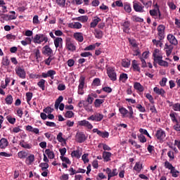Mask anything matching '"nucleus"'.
<instances>
[{
  "instance_id": "obj_47",
  "label": "nucleus",
  "mask_w": 180,
  "mask_h": 180,
  "mask_svg": "<svg viewBox=\"0 0 180 180\" xmlns=\"http://www.w3.org/2000/svg\"><path fill=\"white\" fill-rule=\"evenodd\" d=\"M170 174L173 178H178L179 176V171L176 170L175 167L170 170Z\"/></svg>"
},
{
  "instance_id": "obj_27",
  "label": "nucleus",
  "mask_w": 180,
  "mask_h": 180,
  "mask_svg": "<svg viewBox=\"0 0 180 180\" xmlns=\"http://www.w3.org/2000/svg\"><path fill=\"white\" fill-rule=\"evenodd\" d=\"M74 39L79 41V43H82L84 41V35L81 32H76L73 34Z\"/></svg>"
},
{
  "instance_id": "obj_8",
  "label": "nucleus",
  "mask_w": 180,
  "mask_h": 180,
  "mask_svg": "<svg viewBox=\"0 0 180 180\" xmlns=\"http://www.w3.org/2000/svg\"><path fill=\"white\" fill-rule=\"evenodd\" d=\"M65 49L68 51L74 53V51L77 50V46H75V44L71 41V39H67L65 41Z\"/></svg>"
},
{
  "instance_id": "obj_1",
  "label": "nucleus",
  "mask_w": 180,
  "mask_h": 180,
  "mask_svg": "<svg viewBox=\"0 0 180 180\" xmlns=\"http://www.w3.org/2000/svg\"><path fill=\"white\" fill-rule=\"evenodd\" d=\"M155 9L150 10L149 13L150 16H153L155 19H159V20H162L164 16L161 15V11H160V6L158 4H155Z\"/></svg>"
},
{
  "instance_id": "obj_46",
  "label": "nucleus",
  "mask_w": 180,
  "mask_h": 180,
  "mask_svg": "<svg viewBox=\"0 0 180 180\" xmlns=\"http://www.w3.org/2000/svg\"><path fill=\"white\" fill-rule=\"evenodd\" d=\"M26 99H27V103L28 105H30V101H32V98H33V93L32 92H27L25 94Z\"/></svg>"
},
{
  "instance_id": "obj_44",
  "label": "nucleus",
  "mask_w": 180,
  "mask_h": 180,
  "mask_svg": "<svg viewBox=\"0 0 180 180\" xmlns=\"http://www.w3.org/2000/svg\"><path fill=\"white\" fill-rule=\"evenodd\" d=\"M18 155L20 159H25L27 158L28 154L27 152L25 150H21L18 153Z\"/></svg>"
},
{
  "instance_id": "obj_30",
  "label": "nucleus",
  "mask_w": 180,
  "mask_h": 180,
  "mask_svg": "<svg viewBox=\"0 0 180 180\" xmlns=\"http://www.w3.org/2000/svg\"><path fill=\"white\" fill-rule=\"evenodd\" d=\"M94 34L96 39H102V37H103V32H102V30H101L98 28H96L94 30Z\"/></svg>"
},
{
  "instance_id": "obj_5",
  "label": "nucleus",
  "mask_w": 180,
  "mask_h": 180,
  "mask_svg": "<svg viewBox=\"0 0 180 180\" xmlns=\"http://www.w3.org/2000/svg\"><path fill=\"white\" fill-rule=\"evenodd\" d=\"M103 172H106L108 175V180H110V178H113V176H117L119 174V172H117V169H111L109 167L106 169H103Z\"/></svg>"
},
{
  "instance_id": "obj_13",
  "label": "nucleus",
  "mask_w": 180,
  "mask_h": 180,
  "mask_svg": "<svg viewBox=\"0 0 180 180\" xmlns=\"http://www.w3.org/2000/svg\"><path fill=\"white\" fill-rule=\"evenodd\" d=\"M77 124H78V126L86 127V129H88V130H92L94 129V125H92V124L91 122H89V121L86 120L79 121L77 122Z\"/></svg>"
},
{
  "instance_id": "obj_32",
  "label": "nucleus",
  "mask_w": 180,
  "mask_h": 180,
  "mask_svg": "<svg viewBox=\"0 0 180 180\" xmlns=\"http://www.w3.org/2000/svg\"><path fill=\"white\" fill-rule=\"evenodd\" d=\"M157 53H158V49H155L153 56L154 57V61L159 64L162 60V56H157Z\"/></svg>"
},
{
  "instance_id": "obj_35",
  "label": "nucleus",
  "mask_w": 180,
  "mask_h": 180,
  "mask_svg": "<svg viewBox=\"0 0 180 180\" xmlns=\"http://www.w3.org/2000/svg\"><path fill=\"white\" fill-rule=\"evenodd\" d=\"M44 54H46L47 56H51L53 54V49L50 48L49 46H45L44 47Z\"/></svg>"
},
{
  "instance_id": "obj_33",
  "label": "nucleus",
  "mask_w": 180,
  "mask_h": 180,
  "mask_svg": "<svg viewBox=\"0 0 180 180\" xmlns=\"http://www.w3.org/2000/svg\"><path fill=\"white\" fill-rule=\"evenodd\" d=\"M34 162V155L31 154L27 158H26L25 163L27 165H32Z\"/></svg>"
},
{
  "instance_id": "obj_37",
  "label": "nucleus",
  "mask_w": 180,
  "mask_h": 180,
  "mask_svg": "<svg viewBox=\"0 0 180 180\" xmlns=\"http://www.w3.org/2000/svg\"><path fill=\"white\" fill-rule=\"evenodd\" d=\"M122 26L124 27V32L125 33H129V30H130V22L129 21H125L122 24Z\"/></svg>"
},
{
  "instance_id": "obj_58",
  "label": "nucleus",
  "mask_w": 180,
  "mask_h": 180,
  "mask_svg": "<svg viewBox=\"0 0 180 180\" xmlns=\"http://www.w3.org/2000/svg\"><path fill=\"white\" fill-rule=\"evenodd\" d=\"M6 120L11 124H15V123H16V118L12 117L11 115H8Z\"/></svg>"
},
{
  "instance_id": "obj_54",
  "label": "nucleus",
  "mask_w": 180,
  "mask_h": 180,
  "mask_svg": "<svg viewBox=\"0 0 180 180\" xmlns=\"http://www.w3.org/2000/svg\"><path fill=\"white\" fill-rule=\"evenodd\" d=\"M98 136L100 137H102V139H108L109 137V132L106 131H100Z\"/></svg>"
},
{
  "instance_id": "obj_59",
  "label": "nucleus",
  "mask_w": 180,
  "mask_h": 180,
  "mask_svg": "<svg viewBox=\"0 0 180 180\" xmlns=\"http://www.w3.org/2000/svg\"><path fill=\"white\" fill-rule=\"evenodd\" d=\"M138 139H139V141H140V143H147V139L143 134L138 135Z\"/></svg>"
},
{
  "instance_id": "obj_51",
  "label": "nucleus",
  "mask_w": 180,
  "mask_h": 180,
  "mask_svg": "<svg viewBox=\"0 0 180 180\" xmlns=\"http://www.w3.org/2000/svg\"><path fill=\"white\" fill-rule=\"evenodd\" d=\"M83 108H84L85 110H86V112H94V109H92V105L86 103V101Z\"/></svg>"
},
{
  "instance_id": "obj_2",
  "label": "nucleus",
  "mask_w": 180,
  "mask_h": 180,
  "mask_svg": "<svg viewBox=\"0 0 180 180\" xmlns=\"http://www.w3.org/2000/svg\"><path fill=\"white\" fill-rule=\"evenodd\" d=\"M169 117L171 118L172 123H175V124L173 126L174 130L176 131H180V124L178 119H176V112H171L169 113Z\"/></svg>"
},
{
  "instance_id": "obj_17",
  "label": "nucleus",
  "mask_w": 180,
  "mask_h": 180,
  "mask_svg": "<svg viewBox=\"0 0 180 180\" xmlns=\"http://www.w3.org/2000/svg\"><path fill=\"white\" fill-rule=\"evenodd\" d=\"M167 39L172 46H177L178 45V40L176 39L175 36H174V34H169L167 37Z\"/></svg>"
},
{
  "instance_id": "obj_24",
  "label": "nucleus",
  "mask_w": 180,
  "mask_h": 180,
  "mask_svg": "<svg viewBox=\"0 0 180 180\" xmlns=\"http://www.w3.org/2000/svg\"><path fill=\"white\" fill-rule=\"evenodd\" d=\"M134 88L137 92H144V86L139 82H135L134 83Z\"/></svg>"
},
{
  "instance_id": "obj_28",
  "label": "nucleus",
  "mask_w": 180,
  "mask_h": 180,
  "mask_svg": "<svg viewBox=\"0 0 180 180\" xmlns=\"http://www.w3.org/2000/svg\"><path fill=\"white\" fill-rule=\"evenodd\" d=\"M8 146H9V142L8 141V139H5V138H2L0 140V148L1 149H5L8 147Z\"/></svg>"
},
{
  "instance_id": "obj_25",
  "label": "nucleus",
  "mask_w": 180,
  "mask_h": 180,
  "mask_svg": "<svg viewBox=\"0 0 180 180\" xmlns=\"http://www.w3.org/2000/svg\"><path fill=\"white\" fill-rule=\"evenodd\" d=\"M133 169L134 171H136V174H140L141 172V169H143V164L140 162H136Z\"/></svg>"
},
{
  "instance_id": "obj_63",
  "label": "nucleus",
  "mask_w": 180,
  "mask_h": 180,
  "mask_svg": "<svg viewBox=\"0 0 180 180\" xmlns=\"http://www.w3.org/2000/svg\"><path fill=\"white\" fill-rule=\"evenodd\" d=\"M136 108L138 109V110H139V112H141L142 113L146 112V108L141 105V104H137Z\"/></svg>"
},
{
  "instance_id": "obj_31",
  "label": "nucleus",
  "mask_w": 180,
  "mask_h": 180,
  "mask_svg": "<svg viewBox=\"0 0 180 180\" xmlns=\"http://www.w3.org/2000/svg\"><path fill=\"white\" fill-rule=\"evenodd\" d=\"M88 19L89 18L87 17V15H82L73 18V20H77V22H81L82 23H86V22H88Z\"/></svg>"
},
{
  "instance_id": "obj_15",
  "label": "nucleus",
  "mask_w": 180,
  "mask_h": 180,
  "mask_svg": "<svg viewBox=\"0 0 180 180\" xmlns=\"http://www.w3.org/2000/svg\"><path fill=\"white\" fill-rule=\"evenodd\" d=\"M131 68L134 72H141V68H140V63L136 60H133L131 62Z\"/></svg>"
},
{
  "instance_id": "obj_61",
  "label": "nucleus",
  "mask_w": 180,
  "mask_h": 180,
  "mask_svg": "<svg viewBox=\"0 0 180 180\" xmlns=\"http://www.w3.org/2000/svg\"><path fill=\"white\" fill-rule=\"evenodd\" d=\"M165 168L167 169H169L170 171L174 168V167L172 166V164H171L168 160H166L165 162Z\"/></svg>"
},
{
  "instance_id": "obj_41",
  "label": "nucleus",
  "mask_w": 180,
  "mask_h": 180,
  "mask_svg": "<svg viewBox=\"0 0 180 180\" xmlns=\"http://www.w3.org/2000/svg\"><path fill=\"white\" fill-rule=\"evenodd\" d=\"M5 101L6 105H12L13 103V96L8 95L6 97Z\"/></svg>"
},
{
  "instance_id": "obj_34",
  "label": "nucleus",
  "mask_w": 180,
  "mask_h": 180,
  "mask_svg": "<svg viewBox=\"0 0 180 180\" xmlns=\"http://www.w3.org/2000/svg\"><path fill=\"white\" fill-rule=\"evenodd\" d=\"M63 136V132H59L56 136V140H58L59 143H63V144H67V139H64Z\"/></svg>"
},
{
  "instance_id": "obj_18",
  "label": "nucleus",
  "mask_w": 180,
  "mask_h": 180,
  "mask_svg": "<svg viewBox=\"0 0 180 180\" xmlns=\"http://www.w3.org/2000/svg\"><path fill=\"white\" fill-rule=\"evenodd\" d=\"M153 91L156 95H159L160 96H162V98H165V90H164V89H160L158 86H155L153 88Z\"/></svg>"
},
{
  "instance_id": "obj_55",
  "label": "nucleus",
  "mask_w": 180,
  "mask_h": 180,
  "mask_svg": "<svg viewBox=\"0 0 180 180\" xmlns=\"http://www.w3.org/2000/svg\"><path fill=\"white\" fill-rule=\"evenodd\" d=\"M139 132L141 133V134H142L143 136H147V137H149V139H151V136H150V134L148 133V131H147V129H144L143 128L139 129Z\"/></svg>"
},
{
  "instance_id": "obj_57",
  "label": "nucleus",
  "mask_w": 180,
  "mask_h": 180,
  "mask_svg": "<svg viewBox=\"0 0 180 180\" xmlns=\"http://www.w3.org/2000/svg\"><path fill=\"white\" fill-rule=\"evenodd\" d=\"M56 4L60 6V8H64L65 6V0H55Z\"/></svg>"
},
{
  "instance_id": "obj_16",
  "label": "nucleus",
  "mask_w": 180,
  "mask_h": 180,
  "mask_svg": "<svg viewBox=\"0 0 180 180\" xmlns=\"http://www.w3.org/2000/svg\"><path fill=\"white\" fill-rule=\"evenodd\" d=\"M76 139L78 143H84L88 139L84 132H77L76 134Z\"/></svg>"
},
{
  "instance_id": "obj_39",
  "label": "nucleus",
  "mask_w": 180,
  "mask_h": 180,
  "mask_svg": "<svg viewBox=\"0 0 180 180\" xmlns=\"http://www.w3.org/2000/svg\"><path fill=\"white\" fill-rule=\"evenodd\" d=\"M37 85L42 91H44V89H46V80L41 79L39 82H38Z\"/></svg>"
},
{
  "instance_id": "obj_36",
  "label": "nucleus",
  "mask_w": 180,
  "mask_h": 180,
  "mask_svg": "<svg viewBox=\"0 0 180 180\" xmlns=\"http://www.w3.org/2000/svg\"><path fill=\"white\" fill-rule=\"evenodd\" d=\"M45 154L48 156V158L50 160H53L54 157H56V155H54V152H53L50 149H46Z\"/></svg>"
},
{
  "instance_id": "obj_26",
  "label": "nucleus",
  "mask_w": 180,
  "mask_h": 180,
  "mask_svg": "<svg viewBox=\"0 0 180 180\" xmlns=\"http://www.w3.org/2000/svg\"><path fill=\"white\" fill-rule=\"evenodd\" d=\"M110 157H112V153L108 151L103 152V158L105 162H109Z\"/></svg>"
},
{
  "instance_id": "obj_7",
  "label": "nucleus",
  "mask_w": 180,
  "mask_h": 180,
  "mask_svg": "<svg viewBox=\"0 0 180 180\" xmlns=\"http://www.w3.org/2000/svg\"><path fill=\"white\" fill-rule=\"evenodd\" d=\"M107 75L111 81L115 82L117 80V75L116 74L115 68H108L107 69Z\"/></svg>"
},
{
  "instance_id": "obj_23",
  "label": "nucleus",
  "mask_w": 180,
  "mask_h": 180,
  "mask_svg": "<svg viewBox=\"0 0 180 180\" xmlns=\"http://www.w3.org/2000/svg\"><path fill=\"white\" fill-rule=\"evenodd\" d=\"M19 146H20V147L25 148V150H30V148L33 147L31 143L25 141V140L20 141Z\"/></svg>"
},
{
  "instance_id": "obj_48",
  "label": "nucleus",
  "mask_w": 180,
  "mask_h": 180,
  "mask_svg": "<svg viewBox=\"0 0 180 180\" xmlns=\"http://www.w3.org/2000/svg\"><path fill=\"white\" fill-rule=\"evenodd\" d=\"M162 40L163 39H153L152 40V43H153V44H155V46H156V47H162Z\"/></svg>"
},
{
  "instance_id": "obj_12",
  "label": "nucleus",
  "mask_w": 180,
  "mask_h": 180,
  "mask_svg": "<svg viewBox=\"0 0 180 180\" xmlns=\"http://www.w3.org/2000/svg\"><path fill=\"white\" fill-rule=\"evenodd\" d=\"M78 86V94L79 95H82L84 94V86H85V77L81 76L79 79Z\"/></svg>"
},
{
  "instance_id": "obj_10",
  "label": "nucleus",
  "mask_w": 180,
  "mask_h": 180,
  "mask_svg": "<svg viewBox=\"0 0 180 180\" xmlns=\"http://www.w3.org/2000/svg\"><path fill=\"white\" fill-rule=\"evenodd\" d=\"M15 74L18 75V77H19V78H21V79H26V71L20 66L15 68Z\"/></svg>"
},
{
  "instance_id": "obj_21",
  "label": "nucleus",
  "mask_w": 180,
  "mask_h": 180,
  "mask_svg": "<svg viewBox=\"0 0 180 180\" xmlns=\"http://www.w3.org/2000/svg\"><path fill=\"white\" fill-rule=\"evenodd\" d=\"M54 46L56 49H61L63 47V38L61 37H56L53 40Z\"/></svg>"
},
{
  "instance_id": "obj_62",
  "label": "nucleus",
  "mask_w": 180,
  "mask_h": 180,
  "mask_svg": "<svg viewBox=\"0 0 180 180\" xmlns=\"http://www.w3.org/2000/svg\"><path fill=\"white\" fill-rule=\"evenodd\" d=\"M74 112L69 110L65 112V117H67L68 119H71V117H74Z\"/></svg>"
},
{
  "instance_id": "obj_60",
  "label": "nucleus",
  "mask_w": 180,
  "mask_h": 180,
  "mask_svg": "<svg viewBox=\"0 0 180 180\" xmlns=\"http://www.w3.org/2000/svg\"><path fill=\"white\" fill-rule=\"evenodd\" d=\"M1 63L3 65H5L6 67H8V65L11 64V61L9 60V58H8V56L3 58Z\"/></svg>"
},
{
  "instance_id": "obj_43",
  "label": "nucleus",
  "mask_w": 180,
  "mask_h": 180,
  "mask_svg": "<svg viewBox=\"0 0 180 180\" xmlns=\"http://www.w3.org/2000/svg\"><path fill=\"white\" fill-rule=\"evenodd\" d=\"M105 102V99H99L97 98L94 101V106L95 108H99L102 103Z\"/></svg>"
},
{
  "instance_id": "obj_14",
  "label": "nucleus",
  "mask_w": 180,
  "mask_h": 180,
  "mask_svg": "<svg viewBox=\"0 0 180 180\" xmlns=\"http://www.w3.org/2000/svg\"><path fill=\"white\" fill-rule=\"evenodd\" d=\"M57 72L54 70H49L47 71V72H42L41 73V77L42 78H49L51 77V79H54V75H56Z\"/></svg>"
},
{
  "instance_id": "obj_20",
  "label": "nucleus",
  "mask_w": 180,
  "mask_h": 180,
  "mask_svg": "<svg viewBox=\"0 0 180 180\" xmlns=\"http://www.w3.org/2000/svg\"><path fill=\"white\" fill-rule=\"evenodd\" d=\"M99 22H102V19L98 16L94 17V19H93L92 22L90 23V27H91V29H95V27L98 26Z\"/></svg>"
},
{
  "instance_id": "obj_38",
  "label": "nucleus",
  "mask_w": 180,
  "mask_h": 180,
  "mask_svg": "<svg viewBox=\"0 0 180 180\" xmlns=\"http://www.w3.org/2000/svg\"><path fill=\"white\" fill-rule=\"evenodd\" d=\"M101 85L102 83L101 82V79L99 78H95L91 83L92 86H101Z\"/></svg>"
},
{
  "instance_id": "obj_40",
  "label": "nucleus",
  "mask_w": 180,
  "mask_h": 180,
  "mask_svg": "<svg viewBox=\"0 0 180 180\" xmlns=\"http://www.w3.org/2000/svg\"><path fill=\"white\" fill-rule=\"evenodd\" d=\"M119 79L121 81V82L124 83L126 81H127V79H129V76L126 73H122L120 75Z\"/></svg>"
},
{
  "instance_id": "obj_52",
  "label": "nucleus",
  "mask_w": 180,
  "mask_h": 180,
  "mask_svg": "<svg viewBox=\"0 0 180 180\" xmlns=\"http://www.w3.org/2000/svg\"><path fill=\"white\" fill-rule=\"evenodd\" d=\"M60 158L63 162L65 164H68V165H71V160L65 156H60Z\"/></svg>"
},
{
  "instance_id": "obj_22",
  "label": "nucleus",
  "mask_w": 180,
  "mask_h": 180,
  "mask_svg": "<svg viewBox=\"0 0 180 180\" xmlns=\"http://www.w3.org/2000/svg\"><path fill=\"white\" fill-rule=\"evenodd\" d=\"M68 27L70 29H82V24L79 22H73L68 24Z\"/></svg>"
},
{
  "instance_id": "obj_4",
  "label": "nucleus",
  "mask_w": 180,
  "mask_h": 180,
  "mask_svg": "<svg viewBox=\"0 0 180 180\" xmlns=\"http://www.w3.org/2000/svg\"><path fill=\"white\" fill-rule=\"evenodd\" d=\"M155 137L157 140L160 141V143H164L165 138L167 137V134L165 131L162 129H159L156 131Z\"/></svg>"
},
{
  "instance_id": "obj_49",
  "label": "nucleus",
  "mask_w": 180,
  "mask_h": 180,
  "mask_svg": "<svg viewBox=\"0 0 180 180\" xmlns=\"http://www.w3.org/2000/svg\"><path fill=\"white\" fill-rule=\"evenodd\" d=\"M119 112L122 115V117H126V115L129 113V110L127 109L124 108V107H122L119 108Z\"/></svg>"
},
{
  "instance_id": "obj_9",
  "label": "nucleus",
  "mask_w": 180,
  "mask_h": 180,
  "mask_svg": "<svg viewBox=\"0 0 180 180\" xmlns=\"http://www.w3.org/2000/svg\"><path fill=\"white\" fill-rule=\"evenodd\" d=\"M87 120H91V122H102V120H103V115L102 113L96 112L89 117Z\"/></svg>"
},
{
  "instance_id": "obj_45",
  "label": "nucleus",
  "mask_w": 180,
  "mask_h": 180,
  "mask_svg": "<svg viewBox=\"0 0 180 180\" xmlns=\"http://www.w3.org/2000/svg\"><path fill=\"white\" fill-rule=\"evenodd\" d=\"M122 66L124 67V68H129V67H130V60L129 59H123Z\"/></svg>"
},
{
  "instance_id": "obj_19",
  "label": "nucleus",
  "mask_w": 180,
  "mask_h": 180,
  "mask_svg": "<svg viewBox=\"0 0 180 180\" xmlns=\"http://www.w3.org/2000/svg\"><path fill=\"white\" fill-rule=\"evenodd\" d=\"M165 50L167 56L169 57L171 56V53H172V50H174V46H172V44H168V43H166L165 45Z\"/></svg>"
},
{
  "instance_id": "obj_53",
  "label": "nucleus",
  "mask_w": 180,
  "mask_h": 180,
  "mask_svg": "<svg viewBox=\"0 0 180 180\" xmlns=\"http://www.w3.org/2000/svg\"><path fill=\"white\" fill-rule=\"evenodd\" d=\"M72 157H75V158H81V153H79V149L73 150L71 153Z\"/></svg>"
},
{
  "instance_id": "obj_29",
  "label": "nucleus",
  "mask_w": 180,
  "mask_h": 180,
  "mask_svg": "<svg viewBox=\"0 0 180 180\" xmlns=\"http://www.w3.org/2000/svg\"><path fill=\"white\" fill-rule=\"evenodd\" d=\"M27 131H30L31 133H34V134H39L40 130L39 128H33L32 125H27L26 127Z\"/></svg>"
},
{
  "instance_id": "obj_56",
  "label": "nucleus",
  "mask_w": 180,
  "mask_h": 180,
  "mask_svg": "<svg viewBox=\"0 0 180 180\" xmlns=\"http://www.w3.org/2000/svg\"><path fill=\"white\" fill-rule=\"evenodd\" d=\"M39 167L41 168V171L48 170L49 163L41 162L39 164Z\"/></svg>"
},
{
  "instance_id": "obj_50",
  "label": "nucleus",
  "mask_w": 180,
  "mask_h": 180,
  "mask_svg": "<svg viewBox=\"0 0 180 180\" xmlns=\"http://www.w3.org/2000/svg\"><path fill=\"white\" fill-rule=\"evenodd\" d=\"M124 9L127 13H130L131 12V6L129 3H126L124 5Z\"/></svg>"
},
{
  "instance_id": "obj_42",
  "label": "nucleus",
  "mask_w": 180,
  "mask_h": 180,
  "mask_svg": "<svg viewBox=\"0 0 180 180\" xmlns=\"http://www.w3.org/2000/svg\"><path fill=\"white\" fill-rule=\"evenodd\" d=\"M64 100V97L63 96H60L58 99L55 102V109H58L60 104H61L62 101Z\"/></svg>"
},
{
  "instance_id": "obj_64",
  "label": "nucleus",
  "mask_w": 180,
  "mask_h": 180,
  "mask_svg": "<svg viewBox=\"0 0 180 180\" xmlns=\"http://www.w3.org/2000/svg\"><path fill=\"white\" fill-rule=\"evenodd\" d=\"M174 112H180V103H176L173 105Z\"/></svg>"
},
{
  "instance_id": "obj_6",
  "label": "nucleus",
  "mask_w": 180,
  "mask_h": 180,
  "mask_svg": "<svg viewBox=\"0 0 180 180\" xmlns=\"http://www.w3.org/2000/svg\"><path fill=\"white\" fill-rule=\"evenodd\" d=\"M158 37L159 40H164L165 39V25H159L157 28Z\"/></svg>"
},
{
  "instance_id": "obj_3",
  "label": "nucleus",
  "mask_w": 180,
  "mask_h": 180,
  "mask_svg": "<svg viewBox=\"0 0 180 180\" xmlns=\"http://www.w3.org/2000/svg\"><path fill=\"white\" fill-rule=\"evenodd\" d=\"M49 41V38L47 36L43 34H36L34 37V43H37V44H41V43H47Z\"/></svg>"
},
{
  "instance_id": "obj_11",
  "label": "nucleus",
  "mask_w": 180,
  "mask_h": 180,
  "mask_svg": "<svg viewBox=\"0 0 180 180\" xmlns=\"http://www.w3.org/2000/svg\"><path fill=\"white\" fill-rule=\"evenodd\" d=\"M133 8L135 12H139V13H143V12H146V11H144V6L141 5L140 2L136 1H133Z\"/></svg>"
}]
</instances>
